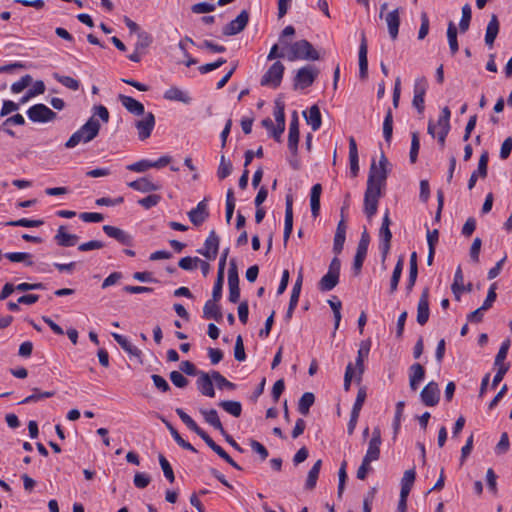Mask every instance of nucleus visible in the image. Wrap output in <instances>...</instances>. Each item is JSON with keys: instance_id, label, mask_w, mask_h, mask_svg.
Masks as SVG:
<instances>
[{"instance_id": "680f3d73", "label": "nucleus", "mask_w": 512, "mask_h": 512, "mask_svg": "<svg viewBox=\"0 0 512 512\" xmlns=\"http://www.w3.org/2000/svg\"><path fill=\"white\" fill-rule=\"evenodd\" d=\"M424 377H425V369L421 364L415 363L410 366V368H409V378L410 379L420 383L421 381H423Z\"/></svg>"}, {"instance_id": "e433bc0d", "label": "nucleus", "mask_w": 512, "mask_h": 512, "mask_svg": "<svg viewBox=\"0 0 512 512\" xmlns=\"http://www.w3.org/2000/svg\"><path fill=\"white\" fill-rule=\"evenodd\" d=\"M304 117L313 131H317L321 127V113L317 105L311 106L308 113L304 112Z\"/></svg>"}, {"instance_id": "c85d7f7f", "label": "nucleus", "mask_w": 512, "mask_h": 512, "mask_svg": "<svg viewBox=\"0 0 512 512\" xmlns=\"http://www.w3.org/2000/svg\"><path fill=\"white\" fill-rule=\"evenodd\" d=\"M112 337L126 353L141 361V350L138 349L135 345H133L126 337L118 333H112Z\"/></svg>"}, {"instance_id": "4c0bfd02", "label": "nucleus", "mask_w": 512, "mask_h": 512, "mask_svg": "<svg viewBox=\"0 0 512 512\" xmlns=\"http://www.w3.org/2000/svg\"><path fill=\"white\" fill-rule=\"evenodd\" d=\"M203 317L206 319H214L220 322L223 318L220 307L216 304V301L208 300L203 307Z\"/></svg>"}, {"instance_id": "9b49d317", "label": "nucleus", "mask_w": 512, "mask_h": 512, "mask_svg": "<svg viewBox=\"0 0 512 512\" xmlns=\"http://www.w3.org/2000/svg\"><path fill=\"white\" fill-rule=\"evenodd\" d=\"M220 238L215 230H212L205 240L204 247L197 252L208 260H215L219 250Z\"/></svg>"}, {"instance_id": "6e6552de", "label": "nucleus", "mask_w": 512, "mask_h": 512, "mask_svg": "<svg viewBox=\"0 0 512 512\" xmlns=\"http://www.w3.org/2000/svg\"><path fill=\"white\" fill-rule=\"evenodd\" d=\"M27 115L33 122L45 123L54 120L57 114L44 104H35L31 106Z\"/></svg>"}, {"instance_id": "e2e57ef3", "label": "nucleus", "mask_w": 512, "mask_h": 512, "mask_svg": "<svg viewBox=\"0 0 512 512\" xmlns=\"http://www.w3.org/2000/svg\"><path fill=\"white\" fill-rule=\"evenodd\" d=\"M496 289H497V284L496 283L491 284V286L488 290L486 299L484 300V302L482 304V310H489L493 306V303L495 302L496 297H497Z\"/></svg>"}, {"instance_id": "aec40b11", "label": "nucleus", "mask_w": 512, "mask_h": 512, "mask_svg": "<svg viewBox=\"0 0 512 512\" xmlns=\"http://www.w3.org/2000/svg\"><path fill=\"white\" fill-rule=\"evenodd\" d=\"M189 220L195 226L202 225L206 219L209 217L208 206L206 203V199L200 201L196 208L192 209L188 212Z\"/></svg>"}, {"instance_id": "72a5a7b5", "label": "nucleus", "mask_w": 512, "mask_h": 512, "mask_svg": "<svg viewBox=\"0 0 512 512\" xmlns=\"http://www.w3.org/2000/svg\"><path fill=\"white\" fill-rule=\"evenodd\" d=\"M345 239H346V224H345L344 219L342 218L337 225L336 233L334 236L333 251L336 254L341 253L343 246H344Z\"/></svg>"}, {"instance_id": "79ce46f5", "label": "nucleus", "mask_w": 512, "mask_h": 512, "mask_svg": "<svg viewBox=\"0 0 512 512\" xmlns=\"http://www.w3.org/2000/svg\"><path fill=\"white\" fill-rule=\"evenodd\" d=\"M321 467L322 460L319 459L314 463L312 468L309 470L305 483V488L307 490H313L315 488Z\"/></svg>"}, {"instance_id": "dca6fc26", "label": "nucleus", "mask_w": 512, "mask_h": 512, "mask_svg": "<svg viewBox=\"0 0 512 512\" xmlns=\"http://www.w3.org/2000/svg\"><path fill=\"white\" fill-rule=\"evenodd\" d=\"M143 115L142 119L135 122L138 137L142 141L150 137L155 126V116L152 112L144 113Z\"/></svg>"}, {"instance_id": "8fccbe9b", "label": "nucleus", "mask_w": 512, "mask_h": 512, "mask_svg": "<svg viewBox=\"0 0 512 512\" xmlns=\"http://www.w3.org/2000/svg\"><path fill=\"white\" fill-rule=\"evenodd\" d=\"M33 394L27 396L22 401H20V404H28L32 402H37L45 398H50L55 395L54 391H46V392H40L38 388H33Z\"/></svg>"}, {"instance_id": "603ef678", "label": "nucleus", "mask_w": 512, "mask_h": 512, "mask_svg": "<svg viewBox=\"0 0 512 512\" xmlns=\"http://www.w3.org/2000/svg\"><path fill=\"white\" fill-rule=\"evenodd\" d=\"M393 133V116L391 109H388L383 122V136L386 142H390Z\"/></svg>"}, {"instance_id": "37998d69", "label": "nucleus", "mask_w": 512, "mask_h": 512, "mask_svg": "<svg viewBox=\"0 0 512 512\" xmlns=\"http://www.w3.org/2000/svg\"><path fill=\"white\" fill-rule=\"evenodd\" d=\"M25 119L21 114H15L9 118H7L0 126V130L4 131L10 136H15V133L13 130H11L9 127L11 125H24Z\"/></svg>"}, {"instance_id": "c03bdc74", "label": "nucleus", "mask_w": 512, "mask_h": 512, "mask_svg": "<svg viewBox=\"0 0 512 512\" xmlns=\"http://www.w3.org/2000/svg\"><path fill=\"white\" fill-rule=\"evenodd\" d=\"M404 266V259L400 257L394 267L391 280H390V293L393 294L397 288L401 278L402 270Z\"/></svg>"}, {"instance_id": "473e14b6", "label": "nucleus", "mask_w": 512, "mask_h": 512, "mask_svg": "<svg viewBox=\"0 0 512 512\" xmlns=\"http://www.w3.org/2000/svg\"><path fill=\"white\" fill-rule=\"evenodd\" d=\"M200 413L209 425L218 430L221 434H226V431L219 419L218 412L215 409H200Z\"/></svg>"}, {"instance_id": "09e8293b", "label": "nucleus", "mask_w": 512, "mask_h": 512, "mask_svg": "<svg viewBox=\"0 0 512 512\" xmlns=\"http://www.w3.org/2000/svg\"><path fill=\"white\" fill-rule=\"evenodd\" d=\"M447 38H448L451 54L454 55L457 53L459 46H458V41H457V28L453 22H450L448 24Z\"/></svg>"}, {"instance_id": "69168bd1", "label": "nucleus", "mask_w": 512, "mask_h": 512, "mask_svg": "<svg viewBox=\"0 0 512 512\" xmlns=\"http://www.w3.org/2000/svg\"><path fill=\"white\" fill-rule=\"evenodd\" d=\"M32 82V77L30 75L23 76L19 81L14 82L11 86V91L15 94L22 92L26 87H28Z\"/></svg>"}, {"instance_id": "a211bd4d", "label": "nucleus", "mask_w": 512, "mask_h": 512, "mask_svg": "<svg viewBox=\"0 0 512 512\" xmlns=\"http://www.w3.org/2000/svg\"><path fill=\"white\" fill-rule=\"evenodd\" d=\"M429 290L425 288L419 298L417 306V322L421 326L425 325L429 319Z\"/></svg>"}, {"instance_id": "4468645a", "label": "nucleus", "mask_w": 512, "mask_h": 512, "mask_svg": "<svg viewBox=\"0 0 512 512\" xmlns=\"http://www.w3.org/2000/svg\"><path fill=\"white\" fill-rule=\"evenodd\" d=\"M249 21V13L246 10L240 12V14L232 21H230L223 28V35L232 36L242 32L247 26Z\"/></svg>"}, {"instance_id": "7c9ffc66", "label": "nucleus", "mask_w": 512, "mask_h": 512, "mask_svg": "<svg viewBox=\"0 0 512 512\" xmlns=\"http://www.w3.org/2000/svg\"><path fill=\"white\" fill-rule=\"evenodd\" d=\"M121 104L134 115H143L145 113L144 105L133 97L126 95H119Z\"/></svg>"}, {"instance_id": "cd10ccee", "label": "nucleus", "mask_w": 512, "mask_h": 512, "mask_svg": "<svg viewBox=\"0 0 512 512\" xmlns=\"http://www.w3.org/2000/svg\"><path fill=\"white\" fill-rule=\"evenodd\" d=\"M385 22L388 27V32L392 40L397 39L400 25L399 9L396 8L393 11L385 15Z\"/></svg>"}, {"instance_id": "4be33fe9", "label": "nucleus", "mask_w": 512, "mask_h": 512, "mask_svg": "<svg viewBox=\"0 0 512 512\" xmlns=\"http://www.w3.org/2000/svg\"><path fill=\"white\" fill-rule=\"evenodd\" d=\"M103 231L107 236L117 240L122 245L131 246L133 244L132 236L118 227L104 225Z\"/></svg>"}, {"instance_id": "774afa93", "label": "nucleus", "mask_w": 512, "mask_h": 512, "mask_svg": "<svg viewBox=\"0 0 512 512\" xmlns=\"http://www.w3.org/2000/svg\"><path fill=\"white\" fill-rule=\"evenodd\" d=\"M161 200V196L157 194H150L138 201V203L145 209H150L156 206Z\"/></svg>"}, {"instance_id": "49530a36", "label": "nucleus", "mask_w": 512, "mask_h": 512, "mask_svg": "<svg viewBox=\"0 0 512 512\" xmlns=\"http://www.w3.org/2000/svg\"><path fill=\"white\" fill-rule=\"evenodd\" d=\"M53 78L57 82H59L60 84H62L63 86L72 91H77L80 88V82L73 77L60 75L59 73H54Z\"/></svg>"}, {"instance_id": "6ab92c4d", "label": "nucleus", "mask_w": 512, "mask_h": 512, "mask_svg": "<svg viewBox=\"0 0 512 512\" xmlns=\"http://www.w3.org/2000/svg\"><path fill=\"white\" fill-rule=\"evenodd\" d=\"M370 347H371L370 340H365L360 343V348L358 350L356 361H355V366L357 369L356 381L358 383H360L362 380V375H363L364 369H365L364 360L366 358H368V355L370 352Z\"/></svg>"}, {"instance_id": "4d7b16f0", "label": "nucleus", "mask_w": 512, "mask_h": 512, "mask_svg": "<svg viewBox=\"0 0 512 512\" xmlns=\"http://www.w3.org/2000/svg\"><path fill=\"white\" fill-rule=\"evenodd\" d=\"M211 377L216 382V385L219 389H223V388H227L230 390L235 389V384L228 381L220 372L212 371Z\"/></svg>"}, {"instance_id": "b1692460", "label": "nucleus", "mask_w": 512, "mask_h": 512, "mask_svg": "<svg viewBox=\"0 0 512 512\" xmlns=\"http://www.w3.org/2000/svg\"><path fill=\"white\" fill-rule=\"evenodd\" d=\"M127 185L128 187L142 193L154 192L161 189L160 184L152 182L148 177H142L131 181L127 183Z\"/></svg>"}, {"instance_id": "f257e3e1", "label": "nucleus", "mask_w": 512, "mask_h": 512, "mask_svg": "<svg viewBox=\"0 0 512 512\" xmlns=\"http://www.w3.org/2000/svg\"><path fill=\"white\" fill-rule=\"evenodd\" d=\"M96 117H99L104 123H107L110 118L108 109L103 105L94 106L92 116L70 136L64 144L65 148L72 149L80 143H89L94 140L98 136L101 128L99 120Z\"/></svg>"}, {"instance_id": "f3484780", "label": "nucleus", "mask_w": 512, "mask_h": 512, "mask_svg": "<svg viewBox=\"0 0 512 512\" xmlns=\"http://www.w3.org/2000/svg\"><path fill=\"white\" fill-rule=\"evenodd\" d=\"M488 161L489 153L485 150L480 155L477 169L471 174L468 181L469 190H472L475 187L478 177L486 178L488 173Z\"/></svg>"}, {"instance_id": "ea45409f", "label": "nucleus", "mask_w": 512, "mask_h": 512, "mask_svg": "<svg viewBox=\"0 0 512 512\" xmlns=\"http://www.w3.org/2000/svg\"><path fill=\"white\" fill-rule=\"evenodd\" d=\"M415 478L416 472L414 469H409L404 472V475L401 479L400 495H403V497H408L414 484Z\"/></svg>"}, {"instance_id": "a878e982", "label": "nucleus", "mask_w": 512, "mask_h": 512, "mask_svg": "<svg viewBox=\"0 0 512 512\" xmlns=\"http://www.w3.org/2000/svg\"><path fill=\"white\" fill-rule=\"evenodd\" d=\"M285 221H284V243L286 244L293 229V199L292 196H286Z\"/></svg>"}, {"instance_id": "20e7f679", "label": "nucleus", "mask_w": 512, "mask_h": 512, "mask_svg": "<svg viewBox=\"0 0 512 512\" xmlns=\"http://www.w3.org/2000/svg\"><path fill=\"white\" fill-rule=\"evenodd\" d=\"M340 260L335 257L332 259L328 272L321 278L318 283L319 290L326 292L332 290L339 282L340 276Z\"/></svg>"}, {"instance_id": "5fc2aeb1", "label": "nucleus", "mask_w": 512, "mask_h": 512, "mask_svg": "<svg viewBox=\"0 0 512 512\" xmlns=\"http://www.w3.org/2000/svg\"><path fill=\"white\" fill-rule=\"evenodd\" d=\"M44 224L43 220H30L26 218H22L19 220H12L6 223L7 226H14V227H39Z\"/></svg>"}, {"instance_id": "f704fd0d", "label": "nucleus", "mask_w": 512, "mask_h": 512, "mask_svg": "<svg viewBox=\"0 0 512 512\" xmlns=\"http://www.w3.org/2000/svg\"><path fill=\"white\" fill-rule=\"evenodd\" d=\"M349 162L351 174L353 177H356L359 172V159L357 144L353 137L349 138Z\"/></svg>"}, {"instance_id": "f8f14e48", "label": "nucleus", "mask_w": 512, "mask_h": 512, "mask_svg": "<svg viewBox=\"0 0 512 512\" xmlns=\"http://www.w3.org/2000/svg\"><path fill=\"white\" fill-rule=\"evenodd\" d=\"M382 444L381 431L375 427L372 431V437L369 440L368 448L363 459L374 462L380 458V447Z\"/></svg>"}, {"instance_id": "052dcab7", "label": "nucleus", "mask_w": 512, "mask_h": 512, "mask_svg": "<svg viewBox=\"0 0 512 512\" xmlns=\"http://www.w3.org/2000/svg\"><path fill=\"white\" fill-rule=\"evenodd\" d=\"M198 262H201L200 258L187 256L181 258L178 262V265L183 270L191 271L198 268Z\"/></svg>"}, {"instance_id": "7ed1b4c3", "label": "nucleus", "mask_w": 512, "mask_h": 512, "mask_svg": "<svg viewBox=\"0 0 512 512\" xmlns=\"http://www.w3.org/2000/svg\"><path fill=\"white\" fill-rule=\"evenodd\" d=\"M387 165L388 159L383 153L380 156L379 165H376L375 161L372 162L367 180L368 187L381 189L387 178Z\"/></svg>"}, {"instance_id": "6e6d98bb", "label": "nucleus", "mask_w": 512, "mask_h": 512, "mask_svg": "<svg viewBox=\"0 0 512 512\" xmlns=\"http://www.w3.org/2000/svg\"><path fill=\"white\" fill-rule=\"evenodd\" d=\"M471 14H472V12H471L470 5L465 4L462 7V17L459 22V29L462 33H465L469 28L470 21H471Z\"/></svg>"}, {"instance_id": "0e129e2a", "label": "nucleus", "mask_w": 512, "mask_h": 512, "mask_svg": "<svg viewBox=\"0 0 512 512\" xmlns=\"http://www.w3.org/2000/svg\"><path fill=\"white\" fill-rule=\"evenodd\" d=\"M224 284V275L217 274V279L214 283L212 291V301L218 302L222 297V289Z\"/></svg>"}, {"instance_id": "2f4dec72", "label": "nucleus", "mask_w": 512, "mask_h": 512, "mask_svg": "<svg viewBox=\"0 0 512 512\" xmlns=\"http://www.w3.org/2000/svg\"><path fill=\"white\" fill-rule=\"evenodd\" d=\"M380 244L379 249L381 251L382 262L387 258V255L391 247L392 233L388 227H380L379 230Z\"/></svg>"}, {"instance_id": "393cba45", "label": "nucleus", "mask_w": 512, "mask_h": 512, "mask_svg": "<svg viewBox=\"0 0 512 512\" xmlns=\"http://www.w3.org/2000/svg\"><path fill=\"white\" fill-rule=\"evenodd\" d=\"M196 384L202 395L211 398L215 396L211 374L200 372Z\"/></svg>"}, {"instance_id": "9d476101", "label": "nucleus", "mask_w": 512, "mask_h": 512, "mask_svg": "<svg viewBox=\"0 0 512 512\" xmlns=\"http://www.w3.org/2000/svg\"><path fill=\"white\" fill-rule=\"evenodd\" d=\"M380 196L381 189L378 187H366L364 195V213L368 218H371L376 214Z\"/></svg>"}, {"instance_id": "a18cd8bd", "label": "nucleus", "mask_w": 512, "mask_h": 512, "mask_svg": "<svg viewBox=\"0 0 512 512\" xmlns=\"http://www.w3.org/2000/svg\"><path fill=\"white\" fill-rule=\"evenodd\" d=\"M314 402V394L311 392H305L299 400L298 411L304 416L308 415L310 407L314 404Z\"/></svg>"}, {"instance_id": "864d4df0", "label": "nucleus", "mask_w": 512, "mask_h": 512, "mask_svg": "<svg viewBox=\"0 0 512 512\" xmlns=\"http://www.w3.org/2000/svg\"><path fill=\"white\" fill-rule=\"evenodd\" d=\"M232 172V163L230 160H226L225 156L222 155L220 164L217 170V176L220 180L227 178Z\"/></svg>"}, {"instance_id": "de8ad7c7", "label": "nucleus", "mask_w": 512, "mask_h": 512, "mask_svg": "<svg viewBox=\"0 0 512 512\" xmlns=\"http://www.w3.org/2000/svg\"><path fill=\"white\" fill-rule=\"evenodd\" d=\"M219 406L234 417H239L242 413V405L238 401L224 400L219 403Z\"/></svg>"}, {"instance_id": "58836bf2", "label": "nucleus", "mask_w": 512, "mask_h": 512, "mask_svg": "<svg viewBox=\"0 0 512 512\" xmlns=\"http://www.w3.org/2000/svg\"><path fill=\"white\" fill-rule=\"evenodd\" d=\"M499 32V21L496 15H492L486 28L485 43L488 46H493V43Z\"/></svg>"}, {"instance_id": "5701e85b", "label": "nucleus", "mask_w": 512, "mask_h": 512, "mask_svg": "<svg viewBox=\"0 0 512 512\" xmlns=\"http://www.w3.org/2000/svg\"><path fill=\"white\" fill-rule=\"evenodd\" d=\"M367 40L365 33H361V41L359 46L358 58H359V77L366 79L368 76V59H367Z\"/></svg>"}, {"instance_id": "c9c22d12", "label": "nucleus", "mask_w": 512, "mask_h": 512, "mask_svg": "<svg viewBox=\"0 0 512 512\" xmlns=\"http://www.w3.org/2000/svg\"><path fill=\"white\" fill-rule=\"evenodd\" d=\"M322 193V186L321 184L317 183L312 186L311 192H310V206H311V213L313 217H317L320 212V197Z\"/></svg>"}, {"instance_id": "338daca9", "label": "nucleus", "mask_w": 512, "mask_h": 512, "mask_svg": "<svg viewBox=\"0 0 512 512\" xmlns=\"http://www.w3.org/2000/svg\"><path fill=\"white\" fill-rule=\"evenodd\" d=\"M150 168H151V161L147 160V159H142L138 162H135V163L127 166V169L129 171H133V172H137V173L145 172Z\"/></svg>"}, {"instance_id": "a19ab883", "label": "nucleus", "mask_w": 512, "mask_h": 512, "mask_svg": "<svg viewBox=\"0 0 512 512\" xmlns=\"http://www.w3.org/2000/svg\"><path fill=\"white\" fill-rule=\"evenodd\" d=\"M164 98L170 101H179L185 104L190 103L191 98L185 92L177 87H171L164 93Z\"/></svg>"}, {"instance_id": "ddd939ff", "label": "nucleus", "mask_w": 512, "mask_h": 512, "mask_svg": "<svg viewBox=\"0 0 512 512\" xmlns=\"http://www.w3.org/2000/svg\"><path fill=\"white\" fill-rule=\"evenodd\" d=\"M450 109L446 106L442 109L441 115L438 118L436 124L432 121L428 123L427 131L432 136L435 137L437 132L449 133L450 131Z\"/></svg>"}, {"instance_id": "39448f33", "label": "nucleus", "mask_w": 512, "mask_h": 512, "mask_svg": "<svg viewBox=\"0 0 512 512\" xmlns=\"http://www.w3.org/2000/svg\"><path fill=\"white\" fill-rule=\"evenodd\" d=\"M285 66L282 62L276 61L262 76L260 84L276 89L280 86L284 75Z\"/></svg>"}, {"instance_id": "c756f323", "label": "nucleus", "mask_w": 512, "mask_h": 512, "mask_svg": "<svg viewBox=\"0 0 512 512\" xmlns=\"http://www.w3.org/2000/svg\"><path fill=\"white\" fill-rule=\"evenodd\" d=\"M54 239L59 246L72 247L77 244L79 237L75 234L67 233L65 226H60Z\"/></svg>"}, {"instance_id": "bb28decb", "label": "nucleus", "mask_w": 512, "mask_h": 512, "mask_svg": "<svg viewBox=\"0 0 512 512\" xmlns=\"http://www.w3.org/2000/svg\"><path fill=\"white\" fill-rule=\"evenodd\" d=\"M464 276L462 273V270L460 267L457 268L455 275H454V281L451 285V289L453 294L455 295V298L457 300H460V295L463 292H471L472 290V284L468 283L466 286L463 284Z\"/></svg>"}, {"instance_id": "1a4fd4ad", "label": "nucleus", "mask_w": 512, "mask_h": 512, "mask_svg": "<svg viewBox=\"0 0 512 512\" xmlns=\"http://www.w3.org/2000/svg\"><path fill=\"white\" fill-rule=\"evenodd\" d=\"M175 412L182 420V422L193 432H195L198 436H200L205 443L212 449L216 446L214 440L202 429L197 423L181 408H176Z\"/></svg>"}, {"instance_id": "0eeeda50", "label": "nucleus", "mask_w": 512, "mask_h": 512, "mask_svg": "<svg viewBox=\"0 0 512 512\" xmlns=\"http://www.w3.org/2000/svg\"><path fill=\"white\" fill-rule=\"evenodd\" d=\"M228 269V286H229V301L237 303L240 299L239 276L235 259L229 263Z\"/></svg>"}, {"instance_id": "2eb2a0df", "label": "nucleus", "mask_w": 512, "mask_h": 512, "mask_svg": "<svg viewBox=\"0 0 512 512\" xmlns=\"http://www.w3.org/2000/svg\"><path fill=\"white\" fill-rule=\"evenodd\" d=\"M421 401L425 406L433 407L440 400V390L436 382L431 381L424 386L420 393Z\"/></svg>"}, {"instance_id": "3c124183", "label": "nucleus", "mask_w": 512, "mask_h": 512, "mask_svg": "<svg viewBox=\"0 0 512 512\" xmlns=\"http://www.w3.org/2000/svg\"><path fill=\"white\" fill-rule=\"evenodd\" d=\"M11 262H24L26 266H32L31 255L26 252H9L4 255Z\"/></svg>"}, {"instance_id": "423d86ee", "label": "nucleus", "mask_w": 512, "mask_h": 512, "mask_svg": "<svg viewBox=\"0 0 512 512\" xmlns=\"http://www.w3.org/2000/svg\"><path fill=\"white\" fill-rule=\"evenodd\" d=\"M318 74V69L311 65H307L298 69L293 80L294 89H305L311 86L317 78Z\"/></svg>"}, {"instance_id": "13d9d810", "label": "nucleus", "mask_w": 512, "mask_h": 512, "mask_svg": "<svg viewBox=\"0 0 512 512\" xmlns=\"http://www.w3.org/2000/svg\"><path fill=\"white\" fill-rule=\"evenodd\" d=\"M420 149V140L418 132H412L411 134V148H410V162L415 163L417 161L418 153Z\"/></svg>"}, {"instance_id": "bf43d9fd", "label": "nucleus", "mask_w": 512, "mask_h": 512, "mask_svg": "<svg viewBox=\"0 0 512 512\" xmlns=\"http://www.w3.org/2000/svg\"><path fill=\"white\" fill-rule=\"evenodd\" d=\"M159 464L163 470V473H164V476L166 477V479L170 483H173L175 480V475H174L173 469H172L169 461L162 454L159 455Z\"/></svg>"}, {"instance_id": "f03ea898", "label": "nucleus", "mask_w": 512, "mask_h": 512, "mask_svg": "<svg viewBox=\"0 0 512 512\" xmlns=\"http://www.w3.org/2000/svg\"><path fill=\"white\" fill-rule=\"evenodd\" d=\"M286 49V58L289 61H315L320 59L319 53L314 49L313 45L305 39L289 44Z\"/></svg>"}, {"instance_id": "412c9836", "label": "nucleus", "mask_w": 512, "mask_h": 512, "mask_svg": "<svg viewBox=\"0 0 512 512\" xmlns=\"http://www.w3.org/2000/svg\"><path fill=\"white\" fill-rule=\"evenodd\" d=\"M298 142H299V120H298L296 112H294L293 117L290 121L289 134H288V148L293 155L297 154Z\"/></svg>"}]
</instances>
